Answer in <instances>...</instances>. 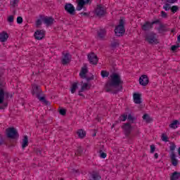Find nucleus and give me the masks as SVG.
I'll use <instances>...</instances> for the list:
<instances>
[{"label":"nucleus","instance_id":"1","mask_svg":"<svg viewBox=\"0 0 180 180\" xmlns=\"http://www.w3.org/2000/svg\"><path fill=\"white\" fill-rule=\"evenodd\" d=\"M110 78L105 85V92H112V94H116L123 91V80H122L120 75L113 72Z\"/></svg>","mask_w":180,"mask_h":180},{"label":"nucleus","instance_id":"2","mask_svg":"<svg viewBox=\"0 0 180 180\" xmlns=\"http://www.w3.org/2000/svg\"><path fill=\"white\" fill-rule=\"evenodd\" d=\"M32 95H35L36 98L39 99L40 102H42V103H44V105H46V106L51 105L50 101L46 100V97L41 96V94H43V91H41V89H40V86L35 84L32 86Z\"/></svg>","mask_w":180,"mask_h":180},{"label":"nucleus","instance_id":"3","mask_svg":"<svg viewBox=\"0 0 180 180\" xmlns=\"http://www.w3.org/2000/svg\"><path fill=\"white\" fill-rule=\"evenodd\" d=\"M13 97V95L10 94L8 91H6V89H0V109L4 110L6 108H8V102H4V101Z\"/></svg>","mask_w":180,"mask_h":180},{"label":"nucleus","instance_id":"4","mask_svg":"<svg viewBox=\"0 0 180 180\" xmlns=\"http://www.w3.org/2000/svg\"><path fill=\"white\" fill-rule=\"evenodd\" d=\"M126 23V20L124 18L121 17L119 21V25L115 26L114 32L115 33V36L117 37H122L124 36V33H126V29L124 28V25Z\"/></svg>","mask_w":180,"mask_h":180},{"label":"nucleus","instance_id":"5","mask_svg":"<svg viewBox=\"0 0 180 180\" xmlns=\"http://www.w3.org/2000/svg\"><path fill=\"white\" fill-rule=\"evenodd\" d=\"M169 144V150L171 151L170 159L172 165H173V167H176L178 165V163L179 162V160H177L176 155L175 154L174 152L175 148H176V145H175V143L174 142H170Z\"/></svg>","mask_w":180,"mask_h":180},{"label":"nucleus","instance_id":"6","mask_svg":"<svg viewBox=\"0 0 180 180\" xmlns=\"http://www.w3.org/2000/svg\"><path fill=\"white\" fill-rule=\"evenodd\" d=\"M6 137L8 139H12L15 140V139H19V133H18V130L15 129V127H10L6 129Z\"/></svg>","mask_w":180,"mask_h":180},{"label":"nucleus","instance_id":"7","mask_svg":"<svg viewBox=\"0 0 180 180\" xmlns=\"http://www.w3.org/2000/svg\"><path fill=\"white\" fill-rule=\"evenodd\" d=\"M122 129L124 130V134L127 139H129V140H131V136L130 134H131V131L133 130V127H131V124L127 122L124 123V124L122 126Z\"/></svg>","mask_w":180,"mask_h":180},{"label":"nucleus","instance_id":"8","mask_svg":"<svg viewBox=\"0 0 180 180\" xmlns=\"http://www.w3.org/2000/svg\"><path fill=\"white\" fill-rule=\"evenodd\" d=\"M76 2L77 4L76 11H82V9L86 11V8L84 7L85 5H91L92 0H77Z\"/></svg>","mask_w":180,"mask_h":180},{"label":"nucleus","instance_id":"9","mask_svg":"<svg viewBox=\"0 0 180 180\" xmlns=\"http://www.w3.org/2000/svg\"><path fill=\"white\" fill-rule=\"evenodd\" d=\"M157 34L154 32H150L145 37V40L149 43V44H158V39L156 38Z\"/></svg>","mask_w":180,"mask_h":180},{"label":"nucleus","instance_id":"10","mask_svg":"<svg viewBox=\"0 0 180 180\" xmlns=\"http://www.w3.org/2000/svg\"><path fill=\"white\" fill-rule=\"evenodd\" d=\"M94 13L98 18H103L106 15V9L102 5H97L96 8L94 10Z\"/></svg>","mask_w":180,"mask_h":180},{"label":"nucleus","instance_id":"11","mask_svg":"<svg viewBox=\"0 0 180 180\" xmlns=\"http://www.w3.org/2000/svg\"><path fill=\"white\" fill-rule=\"evenodd\" d=\"M87 58L89 60V62L92 65H96L99 61V58H98V56L95 54V53L91 52L87 55Z\"/></svg>","mask_w":180,"mask_h":180},{"label":"nucleus","instance_id":"12","mask_svg":"<svg viewBox=\"0 0 180 180\" xmlns=\"http://www.w3.org/2000/svg\"><path fill=\"white\" fill-rule=\"evenodd\" d=\"M40 19L43 20L44 23L46 25V26H51L54 23V19L53 17H44V15H39Z\"/></svg>","mask_w":180,"mask_h":180},{"label":"nucleus","instance_id":"13","mask_svg":"<svg viewBox=\"0 0 180 180\" xmlns=\"http://www.w3.org/2000/svg\"><path fill=\"white\" fill-rule=\"evenodd\" d=\"M65 11L69 13V15H75V7L71 3H68L65 5Z\"/></svg>","mask_w":180,"mask_h":180},{"label":"nucleus","instance_id":"14","mask_svg":"<svg viewBox=\"0 0 180 180\" xmlns=\"http://www.w3.org/2000/svg\"><path fill=\"white\" fill-rule=\"evenodd\" d=\"M34 37L36 40H42L46 37V31L43 30H38L34 32Z\"/></svg>","mask_w":180,"mask_h":180},{"label":"nucleus","instance_id":"15","mask_svg":"<svg viewBox=\"0 0 180 180\" xmlns=\"http://www.w3.org/2000/svg\"><path fill=\"white\" fill-rule=\"evenodd\" d=\"M148 82H150V79L147 75H142L139 77V84L140 85H142V86H147V85H148Z\"/></svg>","mask_w":180,"mask_h":180},{"label":"nucleus","instance_id":"16","mask_svg":"<svg viewBox=\"0 0 180 180\" xmlns=\"http://www.w3.org/2000/svg\"><path fill=\"white\" fill-rule=\"evenodd\" d=\"M63 58L61 60L63 65H67L71 62V55L69 53H63Z\"/></svg>","mask_w":180,"mask_h":180},{"label":"nucleus","instance_id":"17","mask_svg":"<svg viewBox=\"0 0 180 180\" xmlns=\"http://www.w3.org/2000/svg\"><path fill=\"white\" fill-rule=\"evenodd\" d=\"M141 30L143 32H150L151 29H153V24L150 21H146L141 25Z\"/></svg>","mask_w":180,"mask_h":180},{"label":"nucleus","instance_id":"18","mask_svg":"<svg viewBox=\"0 0 180 180\" xmlns=\"http://www.w3.org/2000/svg\"><path fill=\"white\" fill-rule=\"evenodd\" d=\"M134 102L136 105H140L141 103V94L139 93H134L133 94Z\"/></svg>","mask_w":180,"mask_h":180},{"label":"nucleus","instance_id":"19","mask_svg":"<svg viewBox=\"0 0 180 180\" xmlns=\"http://www.w3.org/2000/svg\"><path fill=\"white\" fill-rule=\"evenodd\" d=\"M8 37L9 34H8V32L4 31L0 33V41H1V43H5V41L8 40Z\"/></svg>","mask_w":180,"mask_h":180},{"label":"nucleus","instance_id":"20","mask_svg":"<svg viewBox=\"0 0 180 180\" xmlns=\"http://www.w3.org/2000/svg\"><path fill=\"white\" fill-rule=\"evenodd\" d=\"M169 30L167 28V25L160 24V26L158 28V33L160 34L168 32Z\"/></svg>","mask_w":180,"mask_h":180},{"label":"nucleus","instance_id":"21","mask_svg":"<svg viewBox=\"0 0 180 180\" xmlns=\"http://www.w3.org/2000/svg\"><path fill=\"white\" fill-rule=\"evenodd\" d=\"M167 4L163 6V8L165 11H169L171 9V6L169 4H175V2H177L178 0H166Z\"/></svg>","mask_w":180,"mask_h":180},{"label":"nucleus","instance_id":"22","mask_svg":"<svg viewBox=\"0 0 180 180\" xmlns=\"http://www.w3.org/2000/svg\"><path fill=\"white\" fill-rule=\"evenodd\" d=\"M88 73V68H86V65H84V67L82 68L81 72L79 73V76L81 78H86V74Z\"/></svg>","mask_w":180,"mask_h":180},{"label":"nucleus","instance_id":"23","mask_svg":"<svg viewBox=\"0 0 180 180\" xmlns=\"http://www.w3.org/2000/svg\"><path fill=\"white\" fill-rule=\"evenodd\" d=\"M91 178L93 180H100L102 179V176H101V174H99L98 172L93 171L91 174Z\"/></svg>","mask_w":180,"mask_h":180},{"label":"nucleus","instance_id":"24","mask_svg":"<svg viewBox=\"0 0 180 180\" xmlns=\"http://www.w3.org/2000/svg\"><path fill=\"white\" fill-rule=\"evenodd\" d=\"M77 134L79 137V139H84L86 136V131H85L84 129H78L77 131Z\"/></svg>","mask_w":180,"mask_h":180},{"label":"nucleus","instance_id":"25","mask_svg":"<svg viewBox=\"0 0 180 180\" xmlns=\"http://www.w3.org/2000/svg\"><path fill=\"white\" fill-rule=\"evenodd\" d=\"M29 146V137H27V135L24 136V138L22 139V148H26Z\"/></svg>","mask_w":180,"mask_h":180},{"label":"nucleus","instance_id":"26","mask_svg":"<svg viewBox=\"0 0 180 180\" xmlns=\"http://www.w3.org/2000/svg\"><path fill=\"white\" fill-rule=\"evenodd\" d=\"M179 121L175 120L169 125V127H170V129H176L178 128V126H179Z\"/></svg>","mask_w":180,"mask_h":180},{"label":"nucleus","instance_id":"27","mask_svg":"<svg viewBox=\"0 0 180 180\" xmlns=\"http://www.w3.org/2000/svg\"><path fill=\"white\" fill-rule=\"evenodd\" d=\"M180 178V172H174L170 176V180H178Z\"/></svg>","mask_w":180,"mask_h":180},{"label":"nucleus","instance_id":"28","mask_svg":"<svg viewBox=\"0 0 180 180\" xmlns=\"http://www.w3.org/2000/svg\"><path fill=\"white\" fill-rule=\"evenodd\" d=\"M82 153H84V148L82 146H79L75 150V155L81 157V155H82Z\"/></svg>","mask_w":180,"mask_h":180},{"label":"nucleus","instance_id":"29","mask_svg":"<svg viewBox=\"0 0 180 180\" xmlns=\"http://www.w3.org/2000/svg\"><path fill=\"white\" fill-rule=\"evenodd\" d=\"M77 89H78V82H74L70 88L71 93L75 94Z\"/></svg>","mask_w":180,"mask_h":180},{"label":"nucleus","instance_id":"30","mask_svg":"<svg viewBox=\"0 0 180 180\" xmlns=\"http://www.w3.org/2000/svg\"><path fill=\"white\" fill-rule=\"evenodd\" d=\"M105 34H106V30H100L98 32V36L101 39H103L105 37Z\"/></svg>","mask_w":180,"mask_h":180},{"label":"nucleus","instance_id":"31","mask_svg":"<svg viewBox=\"0 0 180 180\" xmlns=\"http://www.w3.org/2000/svg\"><path fill=\"white\" fill-rule=\"evenodd\" d=\"M143 119L146 122V123H151V121L153 120L152 118L150 117V115H148V114H144L143 116Z\"/></svg>","mask_w":180,"mask_h":180},{"label":"nucleus","instance_id":"32","mask_svg":"<svg viewBox=\"0 0 180 180\" xmlns=\"http://www.w3.org/2000/svg\"><path fill=\"white\" fill-rule=\"evenodd\" d=\"M179 47H180L179 44H176V45L172 46L170 50L173 51V53H176V50H178Z\"/></svg>","mask_w":180,"mask_h":180},{"label":"nucleus","instance_id":"33","mask_svg":"<svg viewBox=\"0 0 180 180\" xmlns=\"http://www.w3.org/2000/svg\"><path fill=\"white\" fill-rule=\"evenodd\" d=\"M120 44V43L119 42V41L116 40V41L112 42L110 46H111L112 49H116V47H119Z\"/></svg>","mask_w":180,"mask_h":180},{"label":"nucleus","instance_id":"34","mask_svg":"<svg viewBox=\"0 0 180 180\" xmlns=\"http://www.w3.org/2000/svg\"><path fill=\"white\" fill-rule=\"evenodd\" d=\"M41 149L39 148H36L34 149V153H35V154H37V155H41V157H43V154H41Z\"/></svg>","mask_w":180,"mask_h":180},{"label":"nucleus","instance_id":"35","mask_svg":"<svg viewBox=\"0 0 180 180\" xmlns=\"http://www.w3.org/2000/svg\"><path fill=\"white\" fill-rule=\"evenodd\" d=\"M170 11L172 12V13H175L178 12V11H179V8L178 7V6H173L170 7Z\"/></svg>","mask_w":180,"mask_h":180},{"label":"nucleus","instance_id":"36","mask_svg":"<svg viewBox=\"0 0 180 180\" xmlns=\"http://www.w3.org/2000/svg\"><path fill=\"white\" fill-rule=\"evenodd\" d=\"M0 89H6V83L0 79Z\"/></svg>","mask_w":180,"mask_h":180},{"label":"nucleus","instance_id":"37","mask_svg":"<svg viewBox=\"0 0 180 180\" xmlns=\"http://www.w3.org/2000/svg\"><path fill=\"white\" fill-rule=\"evenodd\" d=\"M101 77L103 78H106V77H109V72H108L106 70H102L101 71Z\"/></svg>","mask_w":180,"mask_h":180},{"label":"nucleus","instance_id":"38","mask_svg":"<svg viewBox=\"0 0 180 180\" xmlns=\"http://www.w3.org/2000/svg\"><path fill=\"white\" fill-rule=\"evenodd\" d=\"M59 113L62 116H65V115H67V110H65L64 108H61L59 110Z\"/></svg>","mask_w":180,"mask_h":180},{"label":"nucleus","instance_id":"39","mask_svg":"<svg viewBox=\"0 0 180 180\" xmlns=\"http://www.w3.org/2000/svg\"><path fill=\"white\" fill-rule=\"evenodd\" d=\"M127 120V115H122L120 117V122H126Z\"/></svg>","mask_w":180,"mask_h":180},{"label":"nucleus","instance_id":"40","mask_svg":"<svg viewBox=\"0 0 180 180\" xmlns=\"http://www.w3.org/2000/svg\"><path fill=\"white\" fill-rule=\"evenodd\" d=\"M162 141H165V143H167L168 141V136H167V134H162Z\"/></svg>","mask_w":180,"mask_h":180},{"label":"nucleus","instance_id":"41","mask_svg":"<svg viewBox=\"0 0 180 180\" xmlns=\"http://www.w3.org/2000/svg\"><path fill=\"white\" fill-rule=\"evenodd\" d=\"M15 19V17L13 15H9L8 19H7V21L9 22V23H13V20Z\"/></svg>","mask_w":180,"mask_h":180},{"label":"nucleus","instance_id":"42","mask_svg":"<svg viewBox=\"0 0 180 180\" xmlns=\"http://www.w3.org/2000/svg\"><path fill=\"white\" fill-rule=\"evenodd\" d=\"M17 23L18 25H22V23H23V18H22L21 16H18L17 18Z\"/></svg>","mask_w":180,"mask_h":180},{"label":"nucleus","instance_id":"43","mask_svg":"<svg viewBox=\"0 0 180 180\" xmlns=\"http://www.w3.org/2000/svg\"><path fill=\"white\" fill-rule=\"evenodd\" d=\"M101 158H106V153L103 152L102 150H99Z\"/></svg>","mask_w":180,"mask_h":180},{"label":"nucleus","instance_id":"44","mask_svg":"<svg viewBox=\"0 0 180 180\" xmlns=\"http://www.w3.org/2000/svg\"><path fill=\"white\" fill-rule=\"evenodd\" d=\"M95 78V77L94 75H91V77H83V79H86L87 82H89V81H92L94 80Z\"/></svg>","mask_w":180,"mask_h":180},{"label":"nucleus","instance_id":"45","mask_svg":"<svg viewBox=\"0 0 180 180\" xmlns=\"http://www.w3.org/2000/svg\"><path fill=\"white\" fill-rule=\"evenodd\" d=\"M128 120H129L130 122H131V123H133V122H134V120H136V118H134L131 114H129L128 115Z\"/></svg>","mask_w":180,"mask_h":180},{"label":"nucleus","instance_id":"46","mask_svg":"<svg viewBox=\"0 0 180 180\" xmlns=\"http://www.w3.org/2000/svg\"><path fill=\"white\" fill-rule=\"evenodd\" d=\"M5 144V140L4 139V136L2 134H0V146Z\"/></svg>","mask_w":180,"mask_h":180},{"label":"nucleus","instance_id":"47","mask_svg":"<svg viewBox=\"0 0 180 180\" xmlns=\"http://www.w3.org/2000/svg\"><path fill=\"white\" fill-rule=\"evenodd\" d=\"M40 26H41V20L38 19L36 21V27H40Z\"/></svg>","mask_w":180,"mask_h":180},{"label":"nucleus","instance_id":"48","mask_svg":"<svg viewBox=\"0 0 180 180\" xmlns=\"http://www.w3.org/2000/svg\"><path fill=\"white\" fill-rule=\"evenodd\" d=\"M161 16H162V18L167 19V18H168V14H167V13H165V11H161Z\"/></svg>","mask_w":180,"mask_h":180},{"label":"nucleus","instance_id":"49","mask_svg":"<svg viewBox=\"0 0 180 180\" xmlns=\"http://www.w3.org/2000/svg\"><path fill=\"white\" fill-rule=\"evenodd\" d=\"M82 89H89V88H91V87H89V88H88V83H84V84L82 86Z\"/></svg>","mask_w":180,"mask_h":180},{"label":"nucleus","instance_id":"50","mask_svg":"<svg viewBox=\"0 0 180 180\" xmlns=\"http://www.w3.org/2000/svg\"><path fill=\"white\" fill-rule=\"evenodd\" d=\"M155 151V146L151 145L150 146V153L153 154Z\"/></svg>","mask_w":180,"mask_h":180},{"label":"nucleus","instance_id":"51","mask_svg":"<svg viewBox=\"0 0 180 180\" xmlns=\"http://www.w3.org/2000/svg\"><path fill=\"white\" fill-rule=\"evenodd\" d=\"M80 15H82V16H86L88 18L89 16V13L82 12Z\"/></svg>","mask_w":180,"mask_h":180},{"label":"nucleus","instance_id":"52","mask_svg":"<svg viewBox=\"0 0 180 180\" xmlns=\"http://www.w3.org/2000/svg\"><path fill=\"white\" fill-rule=\"evenodd\" d=\"M160 20H156L153 21L152 23V26H154V25H157V23H160Z\"/></svg>","mask_w":180,"mask_h":180},{"label":"nucleus","instance_id":"53","mask_svg":"<svg viewBox=\"0 0 180 180\" xmlns=\"http://www.w3.org/2000/svg\"><path fill=\"white\" fill-rule=\"evenodd\" d=\"M122 121L120 120V118L118 119L117 121H115V123L112 124V127H115V124H117V123H120Z\"/></svg>","mask_w":180,"mask_h":180},{"label":"nucleus","instance_id":"54","mask_svg":"<svg viewBox=\"0 0 180 180\" xmlns=\"http://www.w3.org/2000/svg\"><path fill=\"white\" fill-rule=\"evenodd\" d=\"M41 131H42V133H47L48 131L46 128L42 129Z\"/></svg>","mask_w":180,"mask_h":180},{"label":"nucleus","instance_id":"55","mask_svg":"<svg viewBox=\"0 0 180 180\" xmlns=\"http://www.w3.org/2000/svg\"><path fill=\"white\" fill-rule=\"evenodd\" d=\"M154 157L157 160L158 158V153H155Z\"/></svg>","mask_w":180,"mask_h":180},{"label":"nucleus","instance_id":"56","mask_svg":"<svg viewBox=\"0 0 180 180\" xmlns=\"http://www.w3.org/2000/svg\"><path fill=\"white\" fill-rule=\"evenodd\" d=\"M84 91H85V89H82V88H81L80 91H79V93L84 92Z\"/></svg>","mask_w":180,"mask_h":180},{"label":"nucleus","instance_id":"57","mask_svg":"<svg viewBox=\"0 0 180 180\" xmlns=\"http://www.w3.org/2000/svg\"><path fill=\"white\" fill-rule=\"evenodd\" d=\"M16 4H18V2H16V1L14 0V1H13V6H15V5H16Z\"/></svg>","mask_w":180,"mask_h":180},{"label":"nucleus","instance_id":"58","mask_svg":"<svg viewBox=\"0 0 180 180\" xmlns=\"http://www.w3.org/2000/svg\"><path fill=\"white\" fill-rule=\"evenodd\" d=\"M177 41H179V43H180V35H179V36L177 37Z\"/></svg>","mask_w":180,"mask_h":180},{"label":"nucleus","instance_id":"59","mask_svg":"<svg viewBox=\"0 0 180 180\" xmlns=\"http://www.w3.org/2000/svg\"><path fill=\"white\" fill-rule=\"evenodd\" d=\"M79 96H84V94H82V93H79Z\"/></svg>","mask_w":180,"mask_h":180},{"label":"nucleus","instance_id":"60","mask_svg":"<svg viewBox=\"0 0 180 180\" xmlns=\"http://www.w3.org/2000/svg\"><path fill=\"white\" fill-rule=\"evenodd\" d=\"M15 13H16V11H13V15H15Z\"/></svg>","mask_w":180,"mask_h":180},{"label":"nucleus","instance_id":"61","mask_svg":"<svg viewBox=\"0 0 180 180\" xmlns=\"http://www.w3.org/2000/svg\"><path fill=\"white\" fill-rule=\"evenodd\" d=\"M95 136H96V134H94L93 135L94 137H95Z\"/></svg>","mask_w":180,"mask_h":180}]
</instances>
